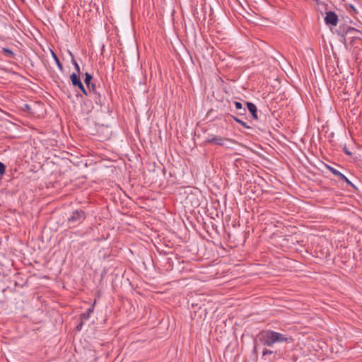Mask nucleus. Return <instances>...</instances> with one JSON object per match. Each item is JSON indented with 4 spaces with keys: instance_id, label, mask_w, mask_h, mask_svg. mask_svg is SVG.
Here are the masks:
<instances>
[{
    "instance_id": "12",
    "label": "nucleus",
    "mask_w": 362,
    "mask_h": 362,
    "mask_svg": "<svg viewBox=\"0 0 362 362\" xmlns=\"http://www.w3.org/2000/svg\"><path fill=\"white\" fill-rule=\"evenodd\" d=\"M51 54H52V57L54 59V62H56L57 66H58L59 69L61 71H63L62 64L60 62V61H59V58L57 57V54L52 50H51Z\"/></svg>"
},
{
    "instance_id": "14",
    "label": "nucleus",
    "mask_w": 362,
    "mask_h": 362,
    "mask_svg": "<svg viewBox=\"0 0 362 362\" xmlns=\"http://www.w3.org/2000/svg\"><path fill=\"white\" fill-rule=\"evenodd\" d=\"M92 79H93V76L91 74H90L88 73L85 74L84 83H86L88 88H90V85Z\"/></svg>"
},
{
    "instance_id": "17",
    "label": "nucleus",
    "mask_w": 362,
    "mask_h": 362,
    "mask_svg": "<svg viewBox=\"0 0 362 362\" xmlns=\"http://www.w3.org/2000/svg\"><path fill=\"white\" fill-rule=\"evenodd\" d=\"M273 353L274 352L272 350L264 349L262 351V355H263V356H264L267 355H272V354H273Z\"/></svg>"
},
{
    "instance_id": "4",
    "label": "nucleus",
    "mask_w": 362,
    "mask_h": 362,
    "mask_svg": "<svg viewBox=\"0 0 362 362\" xmlns=\"http://www.w3.org/2000/svg\"><path fill=\"white\" fill-rule=\"evenodd\" d=\"M206 141L218 146H225L226 142H231L232 140L220 136H214L209 138Z\"/></svg>"
},
{
    "instance_id": "5",
    "label": "nucleus",
    "mask_w": 362,
    "mask_h": 362,
    "mask_svg": "<svg viewBox=\"0 0 362 362\" xmlns=\"http://www.w3.org/2000/svg\"><path fill=\"white\" fill-rule=\"evenodd\" d=\"M338 16L334 11H328L325 17V22L327 25L336 26L338 23Z\"/></svg>"
},
{
    "instance_id": "21",
    "label": "nucleus",
    "mask_w": 362,
    "mask_h": 362,
    "mask_svg": "<svg viewBox=\"0 0 362 362\" xmlns=\"http://www.w3.org/2000/svg\"><path fill=\"white\" fill-rule=\"evenodd\" d=\"M82 325H83V323H80L79 325H77V329L78 330H80L82 327Z\"/></svg>"
},
{
    "instance_id": "13",
    "label": "nucleus",
    "mask_w": 362,
    "mask_h": 362,
    "mask_svg": "<svg viewBox=\"0 0 362 362\" xmlns=\"http://www.w3.org/2000/svg\"><path fill=\"white\" fill-rule=\"evenodd\" d=\"M98 88H99V87L97 86L95 83H90V88H88V90H87L88 95H92V94L94 92H96L98 90Z\"/></svg>"
},
{
    "instance_id": "7",
    "label": "nucleus",
    "mask_w": 362,
    "mask_h": 362,
    "mask_svg": "<svg viewBox=\"0 0 362 362\" xmlns=\"http://www.w3.org/2000/svg\"><path fill=\"white\" fill-rule=\"evenodd\" d=\"M89 96L93 98V99L94 100L95 103L97 105H98L100 106H102L103 105H104L105 101V97L104 95H102L99 90L94 92L92 94V95H89Z\"/></svg>"
},
{
    "instance_id": "16",
    "label": "nucleus",
    "mask_w": 362,
    "mask_h": 362,
    "mask_svg": "<svg viewBox=\"0 0 362 362\" xmlns=\"http://www.w3.org/2000/svg\"><path fill=\"white\" fill-rule=\"evenodd\" d=\"M233 119H234L236 122H238V124H240V125H242V126H243L244 127H245L246 129H250V126H248V125L247 124V123H246V122H243V120H241L240 119H239V118H238V117H233Z\"/></svg>"
},
{
    "instance_id": "8",
    "label": "nucleus",
    "mask_w": 362,
    "mask_h": 362,
    "mask_svg": "<svg viewBox=\"0 0 362 362\" xmlns=\"http://www.w3.org/2000/svg\"><path fill=\"white\" fill-rule=\"evenodd\" d=\"M233 105L237 112V115H238L240 116L245 115L246 109L243 106V105L240 102L235 101V102H233Z\"/></svg>"
},
{
    "instance_id": "2",
    "label": "nucleus",
    "mask_w": 362,
    "mask_h": 362,
    "mask_svg": "<svg viewBox=\"0 0 362 362\" xmlns=\"http://www.w3.org/2000/svg\"><path fill=\"white\" fill-rule=\"evenodd\" d=\"M85 218V212L81 209H76L73 211L70 216L67 218V223L70 228L75 227L81 223Z\"/></svg>"
},
{
    "instance_id": "10",
    "label": "nucleus",
    "mask_w": 362,
    "mask_h": 362,
    "mask_svg": "<svg viewBox=\"0 0 362 362\" xmlns=\"http://www.w3.org/2000/svg\"><path fill=\"white\" fill-rule=\"evenodd\" d=\"M94 310V304L87 309L86 312L81 314L80 317L85 320H87L90 317V315L93 313Z\"/></svg>"
},
{
    "instance_id": "1",
    "label": "nucleus",
    "mask_w": 362,
    "mask_h": 362,
    "mask_svg": "<svg viewBox=\"0 0 362 362\" xmlns=\"http://www.w3.org/2000/svg\"><path fill=\"white\" fill-rule=\"evenodd\" d=\"M258 337L262 344L269 347H272L276 344H290L293 341L292 336L289 334L272 329L260 332Z\"/></svg>"
},
{
    "instance_id": "20",
    "label": "nucleus",
    "mask_w": 362,
    "mask_h": 362,
    "mask_svg": "<svg viewBox=\"0 0 362 362\" xmlns=\"http://www.w3.org/2000/svg\"><path fill=\"white\" fill-rule=\"evenodd\" d=\"M344 151L347 155H351V152L346 147L344 148Z\"/></svg>"
},
{
    "instance_id": "9",
    "label": "nucleus",
    "mask_w": 362,
    "mask_h": 362,
    "mask_svg": "<svg viewBox=\"0 0 362 362\" xmlns=\"http://www.w3.org/2000/svg\"><path fill=\"white\" fill-rule=\"evenodd\" d=\"M246 105H247V109H248L249 112L251 113L253 119H257V118H258L257 108L256 105L254 103H250V102H247Z\"/></svg>"
},
{
    "instance_id": "22",
    "label": "nucleus",
    "mask_w": 362,
    "mask_h": 362,
    "mask_svg": "<svg viewBox=\"0 0 362 362\" xmlns=\"http://www.w3.org/2000/svg\"><path fill=\"white\" fill-rule=\"evenodd\" d=\"M29 108V105H25V109H28Z\"/></svg>"
},
{
    "instance_id": "3",
    "label": "nucleus",
    "mask_w": 362,
    "mask_h": 362,
    "mask_svg": "<svg viewBox=\"0 0 362 362\" xmlns=\"http://www.w3.org/2000/svg\"><path fill=\"white\" fill-rule=\"evenodd\" d=\"M70 79L74 86H77L85 95L88 96L87 90L85 89L76 73H73L70 76Z\"/></svg>"
},
{
    "instance_id": "18",
    "label": "nucleus",
    "mask_w": 362,
    "mask_h": 362,
    "mask_svg": "<svg viewBox=\"0 0 362 362\" xmlns=\"http://www.w3.org/2000/svg\"><path fill=\"white\" fill-rule=\"evenodd\" d=\"M5 173V165L3 163L0 162V175H3Z\"/></svg>"
},
{
    "instance_id": "15",
    "label": "nucleus",
    "mask_w": 362,
    "mask_h": 362,
    "mask_svg": "<svg viewBox=\"0 0 362 362\" xmlns=\"http://www.w3.org/2000/svg\"><path fill=\"white\" fill-rule=\"evenodd\" d=\"M2 52L7 57H13L14 55V53L12 50H11L8 48L4 47L2 49Z\"/></svg>"
},
{
    "instance_id": "19",
    "label": "nucleus",
    "mask_w": 362,
    "mask_h": 362,
    "mask_svg": "<svg viewBox=\"0 0 362 362\" xmlns=\"http://www.w3.org/2000/svg\"><path fill=\"white\" fill-rule=\"evenodd\" d=\"M358 33L359 31L354 28H349L346 33Z\"/></svg>"
},
{
    "instance_id": "23",
    "label": "nucleus",
    "mask_w": 362,
    "mask_h": 362,
    "mask_svg": "<svg viewBox=\"0 0 362 362\" xmlns=\"http://www.w3.org/2000/svg\"><path fill=\"white\" fill-rule=\"evenodd\" d=\"M29 108V105H25V109H28Z\"/></svg>"
},
{
    "instance_id": "11",
    "label": "nucleus",
    "mask_w": 362,
    "mask_h": 362,
    "mask_svg": "<svg viewBox=\"0 0 362 362\" xmlns=\"http://www.w3.org/2000/svg\"><path fill=\"white\" fill-rule=\"evenodd\" d=\"M69 54L71 56V62L74 65V66L76 71V74H78L80 73V66H79L78 64L77 63V62L76 61L72 52L69 51Z\"/></svg>"
},
{
    "instance_id": "6",
    "label": "nucleus",
    "mask_w": 362,
    "mask_h": 362,
    "mask_svg": "<svg viewBox=\"0 0 362 362\" xmlns=\"http://www.w3.org/2000/svg\"><path fill=\"white\" fill-rule=\"evenodd\" d=\"M327 168L329 169V170L334 175H336L337 177H339V179L341 180H344V182H346L349 185L351 186V187H354V184L344 175L342 174L341 173H340L338 170L331 167V166H327Z\"/></svg>"
}]
</instances>
